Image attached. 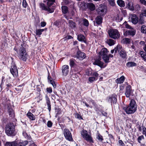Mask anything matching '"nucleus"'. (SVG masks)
<instances>
[{"label":"nucleus","mask_w":146,"mask_h":146,"mask_svg":"<svg viewBox=\"0 0 146 146\" xmlns=\"http://www.w3.org/2000/svg\"><path fill=\"white\" fill-rule=\"evenodd\" d=\"M55 1V0H47V7L46 6L44 3H40L39 4L40 8L42 10L46 11L49 13H52L54 11L55 7L54 6L51 7V6L53 4Z\"/></svg>","instance_id":"1"},{"label":"nucleus","mask_w":146,"mask_h":146,"mask_svg":"<svg viewBox=\"0 0 146 146\" xmlns=\"http://www.w3.org/2000/svg\"><path fill=\"white\" fill-rule=\"evenodd\" d=\"M5 131L8 136H13L16 134L15 126L13 123H9L6 125L5 128Z\"/></svg>","instance_id":"2"},{"label":"nucleus","mask_w":146,"mask_h":146,"mask_svg":"<svg viewBox=\"0 0 146 146\" xmlns=\"http://www.w3.org/2000/svg\"><path fill=\"white\" fill-rule=\"evenodd\" d=\"M137 106L136 102L134 100H131L128 106L124 108L126 113L128 114H132L137 110Z\"/></svg>","instance_id":"3"},{"label":"nucleus","mask_w":146,"mask_h":146,"mask_svg":"<svg viewBox=\"0 0 146 146\" xmlns=\"http://www.w3.org/2000/svg\"><path fill=\"white\" fill-rule=\"evenodd\" d=\"M17 53L20 59L24 61H26L27 53L24 48L22 46H21Z\"/></svg>","instance_id":"4"},{"label":"nucleus","mask_w":146,"mask_h":146,"mask_svg":"<svg viewBox=\"0 0 146 146\" xmlns=\"http://www.w3.org/2000/svg\"><path fill=\"white\" fill-rule=\"evenodd\" d=\"M81 135L83 138L86 141L90 142L93 143L92 138L90 134H89L87 131L83 129L81 131Z\"/></svg>","instance_id":"5"},{"label":"nucleus","mask_w":146,"mask_h":146,"mask_svg":"<svg viewBox=\"0 0 146 146\" xmlns=\"http://www.w3.org/2000/svg\"><path fill=\"white\" fill-rule=\"evenodd\" d=\"M108 34L110 37L115 39L119 38L120 35L119 32L116 29H111L109 31Z\"/></svg>","instance_id":"6"},{"label":"nucleus","mask_w":146,"mask_h":146,"mask_svg":"<svg viewBox=\"0 0 146 146\" xmlns=\"http://www.w3.org/2000/svg\"><path fill=\"white\" fill-rule=\"evenodd\" d=\"M108 51L106 48H104L102 49L99 52V55L102 56V58L105 63L109 62V58L108 57Z\"/></svg>","instance_id":"7"},{"label":"nucleus","mask_w":146,"mask_h":146,"mask_svg":"<svg viewBox=\"0 0 146 146\" xmlns=\"http://www.w3.org/2000/svg\"><path fill=\"white\" fill-rule=\"evenodd\" d=\"M107 11V7L104 4H101L99 5L97 9V13L98 14L101 16L104 15Z\"/></svg>","instance_id":"8"},{"label":"nucleus","mask_w":146,"mask_h":146,"mask_svg":"<svg viewBox=\"0 0 146 146\" xmlns=\"http://www.w3.org/2000/svg\"><path fill=\"white\" fill-rule=\"evenodd\" d=\"M63 133L65 139L70 141H72V136L70 131L67 129H64Z\"/></svg>","instance_id":"9"},{"label":"nucleus","mask_w":146,"mask_h":146,"mask_svg":"<svg viewBox=\"0 0 146 146\" xmlns=\"http://www.w3.org/2000/svg\"><path fill=\"white\" fill-rule=\"evenodd\" d=\"M10 71L13 76L16 77L17 76L18 74V70L16 65L14 64H12Z\"/></svg>","instance_id":"10"},{"label":"nucleus","mask_w":146,"mask_h":146,"mask_svg":"<svg viewBox=\"0 0 146 146\" xmlns=\"http://www.w3.org/2000/svg\"><path fill=\"white\" fill-rule=\"evenodd\" d=\"M129 18L131 21L134 24H136L138 21V18L135 14H131L130 15Z\"/></svg>","instance_id":"11"},{"label":"nucleus","mask_w":146,"mask_h":146,"mask_svg":"<svg viewBox=\"0 0 146 146\" xmlns=\"http://www.w3.org/2000/svg\"><path fill=\"white\" fill-rule=\"evenodd\" d=\"M94 65H97L101 68H105L106 66V64H104L103 62L101 61L100 58L96 59L95 61L93 63Z\"/></svg>","instance_id":"12"},{"label":"nucleus","mask_w":146,"mask_h":146,"mask_svg":"<svg viewBox=\"0 0 146 146\" xmlns=\"http://www.w3.org/2000/svg\"><path fill=\"white\" fill-rule=\"evenodd\" d=\"M131 86L128 85L126 87V90L125 93V95L127 98L129 97L133 93V91L131 89Z\"/></svg>","instance_id":"13"},{"label":"nucleus","mask_w":146,"mask_h":146,"mask_svg":"<svg viewBox=\"0 0 146 146\" xmlns=\"http://www.w3.org/2000/svg\"><path fill=\"white\" fill-rule=\"evenodd\" d=\"M7 113L9 114V117L12 118L14 117L15 116V113L14 111L11 108V105H8L7 106Z\"/></svg>","instance_id":"14"},{"label":"nucleus","mask_w":146,"mask_h":146,"mask_svg":"<svg viewBox=\"0 0 146 146\" xmlns=\"http://www.w3.org/2000/svg\"><path fill=\"white\" fill-rule=\"evenodd\" d=\"M69 67L68 65H64L62 67V72L63 75L66 76L69 72Z\"/></svg>","instance_id":"15"},{"label":"nucleus","mask_w":146,"mask_h":146,"mask_svg":"<svg viewBox=\"0 0 146 146\" xmlns=\"http://www.w3.org/2000/svg\"><path fill=\"white\" fill-rule=\"evenodd\" d=\"M87 101L89 104H88L84 101H83V102L84 104H85V106L87 107H90L91 108H92V106L90 105L91 103H92L94 105L95 104V103L94 102V101L90 98H88L87 99Z\"/></svg>","instance_id":"16"},{"label":"nucleus","mask_w":146,"mask_h":146,"mask_svg":"<svg viewBox=\"0 0 146 146\" xmlns=\"http://www.w3.org/2000/svg\"><path fill=\"white\" fill-rule=\"evenodd\" d=\"M116 96L114 95H112L110 96L108 98V101L109 102L111 103V105L113 104L116 103L117 101L116 98Z\"/></svg>","instance_id":"17"},{"label":"nucleus","mask_w":146,"mask_h":146,"mask_svg":"<svg viewBox=\"0 0 146 146\" xmlns=\"http://www.w3.org/2000/svg\"><path fill=\"white\" fill-rule=\"evenodd\" d=\"M76 56L77 58L80 60H82L86 57L85 54L79 50L77 51Z\"/></svg>","instance_id":"18"},{"label":"nucleus","mask_w":146,"mask_h":146,"mask_svg":"<svg viewBox=\"0 0 146 146\" xmlns=\"http://www.w3.org/2000/svg\"><path fill=\"white\" fill-rule=\"evenodd\" d=\"M18 144L16 141L7 142L5 144V146H18Z\"/></svg>","instance_id":"19"},{"label":"nucleus","mask_w":146,"mask_h":146,"mask_svg":"<svg viewBox=\"0 0 146 146\" xmlns=\"http://www.w3.org/2000/svg\"><path fill=\"white\" fill-rule=\"evenodd\" d=\"M119 54L120 56L123 58H125L127 56V54L125 51L121 49L120 51H119Z\"/></svg>","instance_id":"20"},{"label":"nucleus","mask_w":146,"mask_h":146,"mask_svg":"<svg viewBox=\"0 0 146 146\" xmlns=\"http://www.w3.org/2000/svg\"><path fill=\"white\" fill-rule=\"evenodd\" d=\"M45 98L46 103L47 105L48 109L49 110V111L50 112L51 110V108L50 102V99L47 96H46Z\"/></svg>","instance_id":"21"},{"label":"nucleus","mask_w":146,"mask_h":146,"mask_svg":"<svg viewBox=\"0 0 146 146\" xmlns=\"http://www.w3.org/2000/svg\"><path fill=\"white\" fill-rule=\"evenodd\" d=\"M96 23L98 25L101 24L102 22V18L101 16H98L95 19Z\"/></svg>","instance_id":"22"},{"label":"nucleus","mask_w":146,"mask_h":146,"mask_svg":"<svg viewBox=\"0 0 146 146\" xmlns=\"http://www.w3.org/2000/svg\"><path fill=\"white\" fill-rule=\"evenodd\" d=\"M28 118L32 120H35L36 119L35 116L31 112H28L27 114Z\"/></svg>","instance_id":"23"},{"label":"nucleus","mask_w":146,"mask_h":146,"mask_svg":"<svg viewBox=\"0 0 146 146\" xmlns=\"http://www.w3.org/2000/svg\"><path fill=\"white\" fill-rule=\"evenodd\" d=\"M106 42L110 46H111L114 45L115 43V41L111 39H107Z\"/></svg>","instance_id":"24"},{"label":"nucleus","mask_w":146,"mask_h":146,"mask_svg":"<svg viewBox=\"0 0 146 146\" xmlns=\"http://www.w3.org/2000/svg\"><path fill=\"white\" fill-rule=\"evenodd\" d=\"M125 79V77L123 76H122L120 78L116 79V82L117 84H121L124 82Z\"/></svg>","instance_id":"25"},{"label":"nucleus","mask_w":146,"mask_h":146,"mask_svg":"<svg viewBox=\"0 0 146 146\" xmlns=\"http://www.w3.org/2000/svg\"><path fill=\"white\" fill-rule=\"evenodd\" d=\"M77 38L78 40L80 41H83L86 42L85 37L83 35L80 34L78 36Z\"/></svg>","instance_id":"26"},{"label":"nucleus","mask_w":146,"mask_h":146,"mask_svg":"<svg viewBox=\"0 0 146 146\" xmlns=\"http://www.w3.org/2000/svg\"><path fill=\"white\" fill-rule=\"evenodd\" d=\"M87 6L88 8L91 11H93L95 10V6L94 4L92 3H88Z\"/></svg>","instance_id":"27"},{"label":"nucleus","mask_w":146,"mask_h":146,"mask_svg":"<svg viewBox=\"0 0 146 146\" xmlns=\"http://www.w3.org/2000/svg\"><path fill=\"white\" fill-rule=\"evenodd\" d=\"M117 2L118 5L121 7H124L125 6V2L122 0H117Z\"/></svg>","instance_id":"28"},{"label":"nucleus","mask_w":146,"mask_h":146,"mask_svg":"<svg viewBox=\"0 0 146 146\" xmlns=\"http://www.w3.org/2000/svg\"><path fill=\"white\" fill-rule=\"evenodd\" d=\"M136 33V31L134 30H128L126 31V33L127 35L133 36Z\"/></svg>","instance_id":"29"},{"label":"nucleus","mask_w":146,"mask_h":146,"mask_svg":"<svg viewBox=\"0 0 146 146\" xmlns=\"http://www.w3.org/2000/svg\"><path fill=\"white\" fill-rule=\"evenodd\" d=\"M139 54L141 57L145 61H146V53L143 51H140Z\"/></svg>","instance_id":"30"},{"label":"nucleus","mask_w":146,"mask_h":146,"mask_svg":"<svg viewBox=\"0 0 146 146\" xmlns=\"http://www.w3.org/2000/svg\"><path fill=\"white\" fill-rule=\"evenodd\" d=\"M127 7L128 9L131 11H133L134 10V7L133 4L130 2H129L127 5Z\"/></svg>","instance_id":"31"},{"label":"nucleus","mask_w":146,"mask_h":146,"mask_svg":"<svg viewBox=\"0 0 146 146\" xmlns=\"http://www.w3.org/2000/svg\"><path fill=\"white\" fill-rule=\"evenodd\" d=\"M23 135L24 137L27 139L30 140L31 139L30 135H28L25 131H23Z\"/></svg>","instance_id":"32"},{"label":"nucleus","mask_w":146,"mask_h":146,"mask_svg":"<svg viewBox=\"0 0 146 146\" xmlns=\"http://www.w3.org/2000/svg\"><path fill=\"white\" fill-rule=\"evenodd\" d=\"M46 29H36V34L39 36H40L42 34V33Z\"/></svg>","instance_id":"33"},{"label":"nucleus","mask_w":146,"mask_h":146,"mask_svg":"<svg viewBox=\"0 0 146 146\" xmlns=\"http://www.w3.org/2000/svg\"><path fill=\"white\" fill-rule=\"evenodd\" d=\"M74 61V59H73L70 60L69 64L71 67H73L76 66V64H75Z\"/></svg>","instance_id":"34"},{"label":"nucleus","mask_w":146,"mask_h":146,"mask_svg":"<svg viewBox=\"0 0 146 146\" xmlns=\"http://www.w3.org/2000/svg\"><path fill=\"white\" fill-rule=\"evenodd\" d=\"M62 11L63 13L66 14L67 13L68 11V8L66 6H62L61 7Z\"/></svg>","instance_id":"35"},{"label":"nucleus","mask_w":146,"mask_h":146,"mask_svg":"<svg viewBox=\"0 0 146 146\" xmlns=\"http://www.w3.org/2000/svg\"><path fill=\"white\" fill-rule=\"evenodd\" d=\"M122 48V47L119 45H117L116 47H115L113 50L115 51V53H116L117 51H118L119 52V51H120Z\"/></svg>","instance_id":"36"},{"label":"nucleus","mask_w":146,"mask_h":146,"mask_svg":"<svg viewBox=\"0 0 146 146\" xmlns=\"http://www.w3.org/2000/svg\"><path fill=\"white\" fill-rule=\"evenodd\" d=\"M48 78L49 80L50 83L52 84L54 88H55L56 87V85L55 82L52 80V79L50 77L49 78V76H48Z\"/></svg>","instance_id":"37"},{"label":"nucleus","mask_w":146,"mask_h":146,"mask_svg":"<svg viewBox=\"0 0 146 146\" xmlns=\"http://www.w3.org/2000/svg\"><path fill=\"white\" fill-rule=\"evenodd\" d=\"M126 65L128 67L136 66L137 65L135 63L132 62H129L127 63Z\"/></svg>","instance_id":"38"},{"label":"nucleus","mask_w":146,"mask_h":146,"mask_svg":"<svg viewBox=\"0 0 146 146\" xmlns=\"http://www.w3.org/2000/svg\"><path fill=\"white\" fill-rule=\"evenodd\" d=\"M69 26L71 28H75L76 27L75 23L72 20H70L69 22Z\"/></svg>","instance_id":"39"},{"label":"nucleus","mask_w":146,"mask_h":146,"mask_svg":"<svg viewBox=\"0 0 146 146\" xmlns=\"http://www.w3.org/2000/svg\"><path fill=\"white\" fill-rule=\"evenodd\" d=\"M28 141H23L22 142H20V143L18 144V145L19 146H25L28 144Z\"/></svg>","instance_id":"40"},{"label":"nucleus","mask_w":146,"mask_h":146,"mask_svg":"<svg viewBox=\"0 0 146 146\" xmlns=\"http://www.w3.org/2000/svg\"><path fill=\"white\" fill-rule=\"evenodd\" d=\"M141 32L143 33L146 34V26L142 25L141 27Z\"/></svg>","instance_id":"41"},{"label":"nucleus","mask_w":146,"mask_h":146,"mask_svg":"<svg viewBox=\"0 0 146 146\" xmlns=\"http://www.w3.org/2000/svg\"><path fill=\"white\" fill-rule=\"evenodd\" d=\"M97 79V78H95L94 77H90L89 78V81L90 83L93 82L94 81Z\"/></svg>","instance_id":"42"},{"label":"nucleus","mask_w":146,"mask_h":146,"mask_svg":"<svg viewBox=\"0 0 146 146\" xmlns=\"http://www.w3.org/2000/svg\"><path fill=\"white\" fill-rule=\"evenodd\" d=\"M78 77V76L77 74H72L71 76V78L72 80H76L77 78Z\"/></svg>","instance_id":"43"},{"label":"nucleus","mask_w":146,"mask_h":146,"mask_svg":"<svg viewBox=\"0 0 146 146\" xmlns=\"http://www.w3.org/2000/svg\"><path fill=\"white\" fill-rule=\"evenodd\" d=\"M123 40L124 42V43L126 44H129L131 41V40L130 39L127 38H125L123 39Z\"/></svg>","instance_id":"44"},{"label":"nucleus","mask_w":146,"mask_h":146,"mask_svg":"<svg viewBox=\"0 0 146 146\" xmlns=\"http://www.w3.org/2000/svg\"><path fill=\"white\" fill-rule=\"evenodd\" d=\"M96 138L99 141H102L103 140L102 136L99 133L98 134Z\"/></svg>","instance_id":"45"},{"label":"nucleus","mask_w":146,"mask_h":146,"mask_svg":"<svg viewBox=\"0 0 146 146\" xmlns=\"http://www.w3.org/2000/svg\"><path fill=\"white\" fill-rule=\"evenodd\" d=\"M83 24L86 27L88 26L89 25V22L88 20L85 19H83Z\"/></svg>","instance_id":"46"},{"label":"nucleus","mask_w":146,"mask_h":146,"mask_svg":"<svg viewBox=\"0 0 146 146\" xmlns=\"http://www.w3.org/2000/svg\"><path fill=\"white\" fill-rule=\"evenodd\" d=\"M110 4L112 6H114L115 5L114 0H108Z\"/></svg>","instance_id":"47"},{"label":"nucleus","mask_w":146,"mask_h":146,"mask_svg":"<svg viewBox=\"0 0 146 146\" xmlns=\"http://www.w3.org/2000/svg\"><path fill=\"white\" fill-rule=\"evenodd\" d=\"M22 5L25 8H26V7L28 5L25 0H23L22 3Z\"/></svg>","instance_id":"48"},{"label":"nucleus","mask_w":146,"mask_h":146,"mask_svg":"<svg viewBox=\"0 0 146 146\" xmlns=\"http://www.w3.org/2000/svg\"><path fill=\"white\" fill-rule=\"evenodd\" d=\"M123 25L125 26V27L127 29H131L132 28L130 26L127 24L126 22H125L123 23Z\"/></svg>","instance_id":"49"},{"label":"nucleus","mask_w":146,"mask_h":146,"mask_svg":"<svg viewBox=\"0 0 146 146\" xmlns=\"http://www.w3.org/2000/svg\"><path fill=\"white\" fill-rule=\"evenodd\" d=\"M30 144V146H36V145L34 143L33 141L32 140L29 141Z\"/></svg>","instance_id":"50"},{"label":"nucleus","mask_w":146,"mask_h":146,"mask_svg":"<svg viewBox=\"0 0 146 146\" xmlns=\"http://www.w3.org/2000/svg\"><path fill=\"white\" fill-rule=\"evenodd\" d=\"M52 125V123L50 121H48L47 123V126L48 127H51Z\"/></svg>","instance_id":"51"},{"label":"nucleus","mask_w":146,"mask_h":146,"mask_svg":"<svg viewBox=\"0 0 146 146\" xmlns=\"http://www.w3.org/2000/svg\"><path fill=\"white\" fill-rule=\"evenodd\" d=\"M142 133L146 137V128L144 127H142Z\"/></svg>","instance_id":"52"},{"label":"nucleus","mask_w":146,"mask_h":146,"mask_svg":"<svg viewBox=\"0 0 146 146\" xmlns=\"http://www.w3.org/2000/svg\"><path fill=\"white\" fill-rule=\"evenodd\" d=\"M144 138V137L143 135H141V136H139L137 139V140L138 142L139 143H141V141L142 139Z\"/></svg>","instance_id":"53"},{"label":"nucleus","mask_w":146,"mask_h":146,"mask_svg":"<svg viewBox=\"0 0 146 146\" xmlns=\"http://www.w3.org/2000/svg\"><path fill=\"white\" fill-rule=\"evenodd\" d=\"M123 18L122 17L119 16L117 15V17L116 18V20H117L118 21H120L122 20Z\"/></svg>","instance_id":"54"},{"label":"nucleus","mask_w":146,"mask_h":146,"mask_svg":"<svg viewBox=\"0 0 146 146\" xmlns=\"http://www.w3.org/2000/svg\"><path fill=\"white\" fill-rule=\"evenodd\" d=\"M139 23L140 24H142L144 23V21L143 19L141 18L139 19V21H138Z\"/></svg>","instance_id":"55"},{"label":"nucleus","mask_w":146,"mask_h":146,"mask_svg":"<svg viewBox=\"0 0 146 146\" xmlns=\"http://www.w3.org/2000/svg\"><path fill=\"white\" fill-rule=\"evenodd\" d=\"M46 91L49 93H51L52 92V89L50 87L47 88H46Z\"/></svg>","instance_id":"56"},{"label":"nucleus","mask_w":146,"mask_h":146,"mask_svg":"<svg viewBox=\"0 0 146 146\" xmlns=\"http://www.w3.org/2000/svg\"><path fill=\"white\" fill-rule=\"evenodd\" d=\"M76 117L78 119H82L81 116L78 113L76 114Z\"/></svg>","instance_id":"57"},{"label":"nucleus","mask_w":146,"mask_h":146,"mask_svg":"<svg viewBox=\"0 0 146 146\" xmlns=\"http://www.w3.org/2000/svg\"><path fill=\"white\" fill-rule=\"evenodd\" d=\"M140 1L142 4L146 5V1L145 0H140Z\"/></svg>","instance_id":"58"},{"label":"nucleus","mask_w":146,"mask_h":146,"mask_svg":"<svg viewBox=\"0 0 146 146\" xmlns=\"http://www.w3.org/2000/svg\"><path fill=\"white\" fill-rule=\"evenodd\" d=\"M40 85H37L36 86L37 90L38 92H40L41 91V88Z\"/></svg>","instance_id":"59"},{"label":"nucleus","mask_w":146,"mask_h":146,"mask_svg":"<svg viewBox=\"0 0 146 146\" xmlns=\"http://www.w3.org/2000/svg\"><path fill=\"white\" fill-rule=\"evenodd\" d=\"M46 23L44 22H41L40 23V26L42 27H44L46 25Z\"/></svg>","instance_id":"60"},{"label":"nucleus","mask_w":146,"mask_h":146,"mask_svg":"<svg viewBox=\"0 0 146 146\" xmlns=\"http://www.w3.org/2000/svg\"><path fill=\"white\" fill-rule=\"evenodd\" d=\"M99 74L97 72H94L93 74V75L95 76V78H98V76Z\"/></svg>","instance_id":"61"},{"label":"nucleus","mask_w":146,"mask_h":146,"mask_svg":"<svg viewBox=\"0 0 146 146\" xmlns=\"http://www.w3.org/2000/svg\"><path fill=\"white\" fill-rule=\"evenodd\" d=\"M65 38L66 39H70L73 38V37L70 35H68Z\"/></svg>","instance_id":"62"},{"label":"nucleus","mask_w":146,"mask_h":146,"mask_svg":"<svg viewBox=\"0 0 146 146\" xmlns=\"http://www.w3.org/2000/svg\"><path fill=\"white\" fill-rule=\"evenodd\" d=\"M142 14L146 17V10H144L142 12Z\"/></svg>","instance_id":"63"},{"label":"nucleus","mask_w":146,"mask_h":146,"mask_svg":"<svg viewBox=\"0 0 146 146\" xmlns=\"http://www.w3.org/2000/svg\"><path fill=\"white\" fill-rule=\"evenodd\" d=\"M119 144L122 146L123 145H124V143H123L122 141L121 140H119Z\"/></svg>","instance_id":"64"}]
</instances>
